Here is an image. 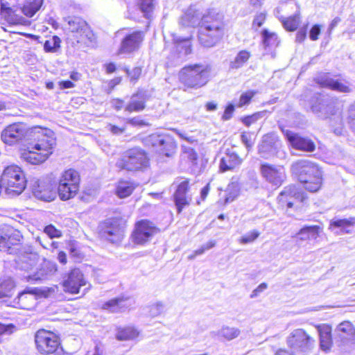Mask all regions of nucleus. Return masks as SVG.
<instances>
[{
  "instance_id": "37998d69",
  "label": "nucleus",
  "mask_w": 355,
  "mask_h": 355,
  "mask_svg": "<svg viewBox=\"0 0 355 355\" xmlns=\"http://www.w3.org/2000/svg\"><path fill=\"white\" fill-rule=\"evenodd\" d=\"M173 40L177 44V50L179 51L180 53H182L184 55H187L191 52V45L189 40L182 39L180 37H173Z\"/></svg>"
},
{
  "instance_id": "13d9d810",
  "label": "nucleus",
  "mask_w": 355,
  "mask_h": 355,
  "mask_svg": "<svg viewBox=\"0 0 355 355\" xmlns=\"http://www.w3.org/2000/svg\"><path fill=\"white\" fill-rule=\"evenodd\" d=\"M44 233L51 239L61 236V232L51 225H48L44 228Z\"/></svg>"
},
{
  "instance_id": "6e6d98bb",
  "label": "nucleus",
  "mask_w": 355,
  "mask_h": 355,
  "mask_svg": "<svg viewBox=\"0 0 355 355\" xmlns=\"http://www.w3.org/2000/svg\"><path fill=\"white\" fill-rule=\"evenodd\" d=\"M154 0H141L140 8L141 11L146 14L153 10Z\"/></svg>"
},
{
  "instance_id": "f704fd0d",
  "label": "nucleus",
  "mask_w": 355,
  "mask_h": 355,
  "mask_svg": "<svg viewBox=\"0 0 355 355\" xmlns=\"http://www.w3.org/2000/svg\"><path fill=\"white\" fill-rule=\"evenodd\" d=\"M241 331L236 327L229 326H223L218 331H212V336L223 338L226 340H232L236 338L240 335Z\"/></svg>"
},
{
  "instance_id": "cd10ccee",
  "label": "nucleus",
  "mask_w": 355,
  "mask_h": 355,
  "mask_svg": "<svg viewBox=\"0 0 355 355\" xmlns=\"http://www.w3.org/2000/svg\"><path fill=\"white\" fill-rule=\"evenodd\" d=\"M322 231V228L318 225H305L292 237L295 239L297 244L300 245L304 241L317 239Z\"/></svg>"
},
{
  "instance_id": "aec40b11",
  "label": "nucleus",
  "mask_w": 355,
  "mask_h": 355,
  "mask_svg": "<svg viewBox=\"0 0 355 355\" xmlns=\"http://www.w3.org/2000/svg\"><path fill=\"white\" fill-rule=\"evenodd\" d=\"M315 81L321 87L343 93L351 92L348 85L334 79L328 73H320L315 78Z\"/></svg>"
},
{
  "instance_id": "864d4df0",
  "label": "nucleus",
  "mask_w": 355,
  "mask_h": 355,
  "mask_svg": "<svg viewBox=\"0 0 355 355\" xmlns=\"http://www.w3.org/2000/svg\"><path fill=\"white\" fill-rule=\"evenodd\" d=\"M15 327L12 324L0 323V336H9L15 331Z\"/></svg>"
},
{
  "instance_id": "e2e57ef3",
  "label": "nucleus",
  "mask_w": 355,
  "mask_h": 355,
  "mask_svg": "<svg viewBox=\"0 0 355 355\" xmlns=\"http://www.w3.org/2000/svg\"><path fill=\"white\" fill-rule=\"evenodd\" d=\"M127 74L130 77V80L132 81L137 80L139 79L141 73V69L140 67H135L132 70L129 71L128 69L126 70Z\"/></svg>"
},
{
  "instance_id": "774afa93",
  "label": "nucleus",
  "mask_w": 355,
  "mask_h": 355,
  "mask_svg": "<svg viewBox=\"0 0 355 355\" xmlns=\"http://www.w3.org/2000/svg\"><path fill=\"white\" fill-rule=\"evenodd\" d=\"M266 19V15L264 13H259L257 15L253 20V25L257 27H261Z\"/></svg>"
},
{
  "instance_id": "2f4dec72",
  "label": "nucleus",
  "mask_w": 355,
  "mask_h": 355,
  "mask_svg": "<svg viewBox=\"0 0 355 355\" xmlns=\"http://www.w3.org/2000/svg\"><path fill=\"white\" fill-rule=\"evenodd\" d=\"M146 95L142 91H139L134 94L125 107V111L128 112H139L144 110L146 107Z\"/></svg>"
},
{
  "instance_id": "a211bd4d",
  "label": "nucleus",
  "mask_w": 355,
  "mask_h": 355,
  "mask_svg": "<svg viewBox=\"0 0 355 355\" xmlns=\"http://www.w3.org/2000/svg\"><path fill=\"white\" fill-rule=\"evenodd\" d=\"M260 171L264 179L272 185L279 187L285 179L284 170L280 166L265 163L261 165Z\"/></svg>"
},
{
  "instance_id": "bf43d9fd",
  "label": "nucleus",
  "mask_w": 355,
  "mask_h": 355,
  "mask_svg": "<svg viewBox=\"0 0 355 355\" xmlns=\"http://www.w3.org/2000/svg\"><path fill=\"white\" fill-rule=\"evenodd\" d=\"M261 117L260 113H256L251 116H246L242 119L243 123L246 126H250L251 124L255 123Z\"/></svg>"
},
{
  "instance_id": "f257e3e1",
  "label": "nucleus",
  "mask_w": 355,
  "mask_h": 355,
  "mask_svg": "<svg viewBox=\"0 0 355 355\" xmlns=\"http://www.w3.org/2000/svg\"><path fill=\"white\" fill-rule=\"evenodd\" d=\"M34 139L21 153V158L31 164H40L46 161L55 146L53 132L49 129L35 128Z\"/></svg>"
},
{
  "instance_id": "7ed1b4c3",
  "label": "nucleus",
  "mask_w": 355,
  "mask_h": 355,
  "mask_svg": "<svg viewBox=\"0 0 355 355\" xmlns=\"http://www.w3.org/2000/svg\"><path fill=\"white\" fill-rule=\"evenodd\" d=\"M65 21L64 30L69 44L76 46L79 44L89 46L95 42V35L85 20L80 17H69Z\"/></svg>"
},
{
  "instance_id": "9d476101",
  "label": "nucleus",
  "mask_w": 355,
  "mask_h": 355,
  "mask_svg": "<svg viewBox=\"0 0 355 355\" xmlns=\"http://www.w3.org/2000/svg\"><path fill=\"white\" fill-rule=\"evenodd\" d=\"M62 285L64 291L71 294L78 293L80 291V288L87 285V286L83 290V294L90 288V284L87 282L84 275L78 268H74L67 274L63 281Z\"/></svg>"
},
{
  "instance_id": "603ef678",
  "label": "nucleus",
  "mask_w": 355,
  "mask_h": 355,
  "mask_svg": "<svg viewBox=\"0 0 355 355\" xmlns=\"http://www.w3.org/2000/svg\"><path fill=\"white\" fill-rule=\"evenodd\" d=\"M259 236V233L256 230H253L243 236L240 239L239 242L242 244L249 243L253 242L255 239L258 238Z\"/></svg>"
},
{
  "instance_id": "7c9ffc66",
  "label": "nucleus",
  "mask_w": 355,
  "mask_h": 355,
  "mask_svg": "<svg viewBox=\"0 0 355 355\" xmlns=\"http://www.w3.org/2000/svg\"><path fill=\"white\" fill-rule=\"evenodd\" d=\"M200 27L224 31L225 25L218 13L209 12L208 14L202 15Z\"/></svg>"
},
{
  "instance_id": "a18cd8bd",
  "label": "nucleus",
  "mask_w": 355,
  "mask_h": 355,
  "mask_svg": "<svg viewBox=\"0 0 355 355\" xmlns=\"http://www.w3.org/2000/svg\"><path fill=\"white\" fill-rule=\"evenodd\" d=\"M239 194V187L237 183L232 182L228 184L225 191L224 203L227 204L232 202Z\"/></svg>"
},
{
  "instance_id": "0e129e2a",
  "label": "nucleus",
  "mask_w": 355,
  "mask_h": 355,
  "mask_svg": "<svg viewBox=\"0 0 355 355\" xmlns=\"http://www.w3.org/2000/svg\"><path fill=\"white\" fill-rule=\"evenodd\" d=\"M348 123L350 126L355 129V103L350 106L349 110Z\"/></svg>"
},
{
  "instance_id": "680f3d73",
  "label": "nucleus",
  "mask_w": 355,
  "mask_h": 355,
  "mask_svg": "<svg viewBox=\"0 0 355 355\" xmlns=\"http://www.w3.org/2000/svg\"><path fill=\"white\" fill-rule=\"evenodd\" d=\"M175 132L182 139L185 140L189 144L197 142V140L194 138V137L189 135V134L185 132L175 130Z\"/></svg>"
},
{
  "instance_id": "4c0bfd02",
  "label": "nucleus",
  "mask_w": 355,
  "mask_h": 355,
  "mask_svg": "<svg viewBox=\"0 0 355 355\" xmlns=\"http://www.w3.org/2000/svg\"><path fill=\"white\" fill-rule=\"evenodd\" d=\"M279 20L286 30L288 31H294L297 28L300 24V13L298 11L294 15L287 18L281 17Z\"/></svg>"
},
{
  "instance_id": "393cba45",
  "label": "nucleus",
  "mask_w": 355,
  "mask_h": 355,
  "mask_svg": "<svg viewBox=\"0 0 355 355\" xmlns=\"http://www.w3.org/2000/svg\"><path fill=\"white\" fill-rule=\"evenodd\" d=\"M224 31L207 29L200 27L198 39L200 44L205 47L214 46L223 36Z\"/></svg>"
},
{
  "instance_id": "8fccbe9b",
  "label": "nucleus",
  "mask_w": 355,
  "mask_h": 355,
  "mask_svg": "<svg viewBox=\"0 0 355 355\" xmlns=\"http://www.w3.org/2000/svg\"><path fill=\"white\" fill-rule=\"evenodd\" d=\"M263 44L266 46L277 44V35L274 33H270L268 30H263L262 32Z\"/></svg>"
},
{
  "instance_id": "c85d7f7f",
  "label": "nucleus",
  "mask_w": 355,
  "mask_h": 355,
  "mask_svg": "<svg viewBox=\"0 0 355 355\" xmlns=\"http://www.w3.org/2000/svg\"><path fill=\"white\" fill-rule=\"evenodd\" d=\"M131 305L130 298L122 296L108 300L102 304L101 308L110 313H121L125 311Z\"/></svg>"
},
{
  "instance_id": "4d7b16f0",
  "label": "nucleus",
  "mask_w": 355,
  "mask_h": 355,
  "mask_svg": "<svg viewBox=\"0 0 355 355\" xmlns=\"http://www.w3.org/2000/svg\"><path fill=\"white\" fill-rule=\"evenodd\" d=\"M164 309V305L162 302H157L150 307V314L153 317L159 315Z\"/></svg>"
},
{
  "instance_id": "b1692460",
  "label": "nucleus",
  "mask_w": 355,
  "mask_h": 355,
  "mask_svg": "<svg viewBox=\"0 0 355 355\" xmlns=\"http://www.w3.org/2000/svg\"><path fill=\"white\" fill-rule=\"evenodd\" d=\"M277 141L272 135H266L263 137L261 143L259 145L258 153L263 159H270L277 152Z\"/></svg>"
},
{
  "instance_id": "49530a36",
  "label": "nucleus",
  "mask_w": 355,
  "mask_h": 355,
  "mask_svg": "<svg viewBox=\"0 0 355 355\" xmlns=\"http://www.w3.org/2000/svg\"><path fill=\"white\" fill-rule=\"evenodd\" d=\"M320 347L323 350H328L331 346V335L329 330L321 331L320 333Z\"/></svg>"
},
{
  "instance_id": "6ab92c4d",
  "label": "nucleus",
  "mask_w": 355,
  "mask_h": 355,
  "mask_svg": "<svg viewBox=\"0 0 355 355\" xmlns=\"http://www.w3.org/2000/svg\"><path fill=\"white\" fill-rule=\"evenodd\" d=\"M305 198L306 196L304 192L299 191L293 185L286 187L277 198L279 203L282 207L286 205L288 208L292 207L297 201L304 202Z\"/></svg>"
},
{
  "instance_id": "c03bdc74",
  "label": "nucleus",
  "mask_w": 355,
  "mask_h": 355,
  "mask_svg": "<svg viewBox=\"0 0 355 355\" xmlns=\"http://www.w3.org/2000/svg\"><path fill=\"white\" fill-rule=\"evenodd\" d=\"M250 57V52L247 51H241L235 57L234 60L230 62V68L239 69L247 62Z\"/></svg>"
},
{
  "instance_id": "79ce46f5",
  "label": "nucleus",
  "mask_w": 355,
  "mask_h": 355,
  "mask_svg": "<svg viewBox=\"0 0 355 355\" xmlns=\"http://www.w3.org/2000/svg\"><path fill=\"white\" fill-rule=\"evenodd\" d=\"M135 187L133 184L127 181H120L116 187V194L121 198L129 196L133 191Z\"/></svg>"
},
{
  "instance_id": "5fc2aeb1",
  "label": "nucleus",
  "mask_w": 355,
  "mask_h": 355,
  "mask_svg": "<svg viewBox=\"0 0 355 355\" xmlns=\"http://www.w3.org/2000/svg\"><path fill=\"white\" fill-rule=\"evenodd\" d=\"M241 139L242 143L248 149H250L254 145V141L252 139V135L250 132H243Z\"/></svg>"
},
{
  "instance_id": "9b49d317",
  "label": "nucleus",
  "mask_w": 355,
  "mask_h": 355,
  "mask_svg": "<svg viewBox=\"0 0 355 355\" xmlns=\"http://www.w3.org/2000/svg\"><path fill=\"white\" fill-rule=\"evenodd\" d=\"M21 232L11 226L3 225L0 226V250L13 252L12 245H18L21 239Z\"/></svg>"
},
{
  "instance_id": "de8ad7c7",
  "label": "nucleus",
  "mask_w": 355,
  "mask_h": 355,
  "mask_svg": "<svg viewBox=\"0 0 355 355\" xmlns=\"http://www.w3.org/2000/svg\"><path fill=\"white\" fill-rule=\"evenodd\" d=\"M354 224H355V218L334 220H332L330 223V229L334 227L345 229L346 227L352 226Z\"/></svg>"
},
{
  "instance_id": "a19ab883",
  "label": "nucleus",
  "mask_w": 355,
  "mask_h": 355,
  "mask_svg": "<svg viewBox=\"0 0 355 355\" xmlns=\"http://www.w3.org/2000/svg\"><path fill=\"white\" fill-rule=\"evenodd\" d=\"M43 0H34L32 2H26L22 7V12L28 17H32L40 8Z\"/></svg>"
},
{
  "instance_id": "0eeeda50",
  "label": "nucleus",
  "mask_w": 355,
  "mask_h": 355,
  "mask_svg": "<svg viewBox=\"0 0 355 355\" xmlns=\"http://www.w3.org/2000/svg\"><path fill=\"white\" fill-rule=\"evenodd\" d=\"M79 173L69 168L64 171L60 175L58 187V193L61 200H67L73 198L79 190Z\"/></svg>"
},
{
  "instance_id": "ddd939ff",
  "label": "nucleus",
  "mask_w": 355,
  "mask_h": 355,
  "mask_svg": "<svg viewBox=\"0 0 355 355\" xmlns=\"http://www.w3.org/2000/svg\"><path fill=\"white\" fill-rule=\"evenodd\" d=\"M102 237L113 243L120 242L124 235V228L116 219H108L101 226Z\"/></svg>"
},
{
  "instance_id": "a878e982",
  "label": "nucleus",
  "mask_w": 355,
  "mask_h": 355,
  "mask_svg": "<svg viewBox=\"0 0 355 355\" xmlns=\"http://www.w3.org/2000/svg\"><path fill=\"white\" fill-rule=\"evenodd\" d=\"M32 191L35 198L44 201H52L55 197V193L52 189L51 185L44 182L35 181L33 184Z\"/></svg>"
},
{
  "instance_id": "dca6fc26",
  "label": "nucleus",
  "mask_w": 355,
  "mask_h": 355,
  "mask_svg": "<svg viewBox=\"0 0 355 355\" xmlns=\"http://www.w3.org/2000/svg\"><path fill=\"white\" fill-rule=\"evenodd\" d=\"M27 133V129L23 123H13L7 126L1 132V140L6 144L13 145L21 141Z\"/></svg>"
},
{
  "instance_id": "09e8293b",
  "label": "nucleus",
  "mask_w": 355,
  "mask_h": 355,
  "mask_svg": "<svg viewBox=\"0 0 355 355\" xmlns=\"http://www.w3.org/2000/svg\"><path fill=\"white\" fill-rule=\"evenodd\" d=\"M60 39L57 36H53L45 42L44 49L46 52H55L60 47Z\"/></svg>"
},
{
  "instance_id": "473e14b6",
  "label": "nucleus",
  "mask_w": 355,
  "mask_h": 355,
  "mask_svg": "<svg viewBox=\"0 0 355 355\" xmlns=\"http://www.w3.org/2000/svg\"><path fill=\"white\" fill-rule=\"evenodd\" d=\"M243 159L235 153L228 152L222 157L220 162V170L225 172L232 170L240 166Z\"/></svg>"
},
{
  "instance_id": "58836bf2",
  "label": "nucleus",
  "mask_w": 355,
  "mask_h": 355,
  "mask_svg": "<svg viewBox=\"0 0 355 355\" xmlns=\"http://www.w3.org/2000/svg\"><path fill=\"white\" fill-rule=\"evenodd\" d=\"M139 336V331L132 327L119 328L116 337L119 340H130Z\"/></svg>"
},
{
  "instance_id": "f03ea898",
  "label": "nucleus",
  "mask_w": 355,
  "mask_h": 355,
  "mask_svg": "<svg viewBox=\"0 0 355 355\" xmlns=\"http://www.w3.org/2000/svg\"><path fill=\"white\" fill-rule=\"evenodd\" d=\"M293 174L297 176L299 181L304 184L305 189L318 191L322 184V173L318 165L308 159H300L291 166Z\"/></svg>"
},
{
  "instance_id": "f3484780",
  "label": "nucleus",
  "mask_w": 355,
  "mask_h": 355,
  "mask_svg": "<svg viewBox=\"0 0 355 355\" xmlns=\"http://www.w3.org/2000/svg\"><path fill=\"white\" fill-rule=\"evenodd\" d=\"M146 142L157 148L161 153L167 157H169L175 149V142L168 136L152 134L147 137Z\"/></svg>"
},
{
  "instance_id": "5701e85b",
  "label": "nucleus",
  "mask_w": 355,
  "mask_h": 355,
  "mask_svg": "<svg viewBox=\"0 0 355 355\" xmlns=\"http://www.w3.org/2000/svg\"><path fill=\"white\" fill-rule=\"evenodd\" d=\"M282 132L293 148L308 152L315 150V145L311 140L302 137L288 130H282Z\"/></svg>"
},
{
  "instance_id": "39448f33",
  "label": "nucleus",
  "mask_w": 355,
  "mask_h": 355,
  "mask_svg": "<svg viewBox=\"0 0 355 355\" xmlns=\"http://www.w3.org/2000/svg\"><path fill=\"white\" fill-rule=\"evenodd\" d=\"M1 187L6 188V193L11 196L21 194L26 188V179L21 167L10 164L4 168L0 178Z\"/></svg>"
},
{
  "instance_id": "338daca9",
  "label": "nucleus",
  "mask_w": 355,
  "mask_h": 355,
  "mask_svg": "<svg viewBox=\"0 0 355 355\" xmlns=\"http://www.w3.org/2000/svg\"><path fill=\"white\" fill-rule=\"evenodd\" d=\"M234 112V105L232 103L229 104L224 112L222 119L225 121L230 119L232 116Z\"/></svg>"
},
{
  "instance_id": "69168bd1",
  "label": "nucleus",
  "mask_w": 355,
  "mask_h": 355,
  "mask_svg": "<svg viewBox=\"0 0 355 355\" xmlns=\"http://www.w3.org/2000/svg\"><path fill=\"white\" fill-rule=\"evenodd\" d=\"M320 33V26L315 24L314 25L309 32V37L311 40L315 41L318 39V35Z\"/></svg>"
},
{
  "instance_id": "bb28decb",
  "label": "nucleus",
  "mask_w": 355,
  "mask_h": 355,
  "mask_svg": "<svg viewBox=\"0 0 355 355\" xmlns=\"http://www.w3.org/2000/svg\"><path fill=\"white\" fill-rule=\"evenodd\" d=\"M39 261V255L36 252H25L20 254L16 261L17 268L28 274L33 272Z\"/></svg>"
},
{
  "instance_id": "20e7f679",
  "label": "nucleus",
  "mask_w": 355,
  "mask_h": 355,
  "mask_svg": "<svg viewBox=\"0 0 355 355\" xmlns=\"http://www.w3.org/2000/svg\"><path fill=\"white\" fill-rule=\"evenodd\" d=\"M211 67L207 64L187 65L179 72L180 82L187 88L198 89L205 85L210 77Z\"/></svg>"
},
{
  "instance_id": "c9c22d12",
  "label": "nucleus",
  "mask_w": 355,
  "mask_h": 355,
  "mask_svg": "<svg viewBox=\"0 0 355 355\" xmlns=\"http://www.w3.org/2000/svg\"><path fill=\"white\" fill-rule=\"evenodd\" d=\"M15 283L11 277L0 279V299L10 297L15 291Z\"/></svg>"
},
{
  "instance_id": "052dcab7",
  "label": "nucleus",
  "mask_w": 355,
  "mask_h": 355,
  "mask_svg": "<svg viewBox=\"0 0 355 355\" xmlns=\"http://www.w3.org/2000/svg\"><path fill=\"white\" fill-rule=\"evenodd\" d=\"M126 123L134 126H144L148 125V123L139 116L128 119Z\"/></svg>"
},
{
  "instance_id": "1a4fd4ad",
  "label": "nucleus",
  "mask_w": 355,
  "mask_h": 355,
  "mask_svg": "<svg viewBox=\"0 0 355 355\" xmlns=\"http://www.w3.org/2000/svg\"><path fill=\"white\" fill-rule=\"evenodd\" d=\"M37 349L42 354L55 353L60 345L58 337L51 331L40 329L35 335Z\"/></svg>"
},
{
  "instance_id": "2eb2a0df",
  "label": "nucleus",
  "mask_w": 355,
  "mask_h": 355,
  "mask_svg": "<svg viewBox=\"0 0 355 355\" xmlns=\"http://www.w3.org/2000/svg\"><path fill=\"white\" fill-rule=\"evenodd\" d=\"M40 296L41 292L37 288H26L15 300V306L22 309L33 310L37 306Z\"/></svg>"
},
{
  "instance_id": "e433bc0d",
  "label": "nucleus",
  "mask_w": 355,
  "mask_h": 355,
  "mask_svg": "<svg viewBox=\"0 0 355 355\" xmlns=\"http://www.w3.org/2000/svg\"><path fill=\"white\" fill-rule=\"evenodd\" d=\"M336 333L341 340H346L354 335L355 329L350 322L344 321L338 325Z\"/></svg>"
},
{
  "instance_id": "4be33fe9",
  "label": "nucleus",
  "mask_w": 355,
  "mask_h": 355,
  "mask_svg": "<svg viewBox=\"0 0 355 355\" xmlns=\"http://www.w3.org/2000/svg\"><path fill=\"white\" fill-rule=\"evenodd\" d=\"M144 32L135 31L127 35L122 40L119 53H129L137 50L144 40Z\"/></svg>"
},
{
  "instance_id": "6e6552de",
  "label": "nucleus",
  "mask_w": 355,
  "mask_h": 355,
  "mask_svg": "<svg viewBox=\"0 0 355 355\" xmlns=\"http://www.w3.org/2000/svg\"><path fill=\"white\" fill-rule=\"evenodd\" d=\"M314 343V339L302 329L293 330L287 338L288 345L296 352H309L313 348Z\"/></svg>"
},
{
  "instance_id": "f8f14e48",
  "label": "nucleus",
  "mask_w": 355,
  "mask_h": 355,
  "mask_svg": "<svg viewBox=\"0 0 355 355\" xmlns=\"http://www.w3.org/2000/svg\"><path fill=\"white\" fill-rule=\"evenodd\" d=\"M313 112L320 118L326 119L330 116H335L339 122L342 123V118L339 108H336L333 101L329 98L319 97L316 102L311 105Z\"/></svg>"
},
{
  "instance_id": "3c124183",
  "label": "nucleus",
  "mask_w": 355,
  "mask_h": 355,
  "mask_svg": "<svg viewBox=\"0 0 355 355\" xmlns=\"http://www.w3.org/2000/svg\"><path fill=\"white\" fill-rule=\"evenodd\" d=\"M255 94L256 92L252 90L243 92L240 96L239 102L236 103V106L238 107H242L244 105H248L250 103L252 98L255 95Z\"/></svg>"
},
{
  "instance_id": "c756f323",
  "label": "nucleus",
  "mask_w": 355,
  "mask_h": 355,
  "mask_svg": "<svg viewBox=\"0 0 355 355\" xmlns=\"http://www.w3.org/2000/svg\"><path fill=\"white\" fill-rule=\"evenodd\" d=\"M188 189L189 182L183 180L178 184L174 193V200L178 213H180L182 209L189 204L191 198L187 194Z\"/></svg>"
},
{
  "instance_id": "72a5a7b5",
  "label": "nucleus",
  "mask_w": 355,
  "mask_h": 355,
  "mask_svg": "<svg viewBox=\"0 0 355 355\" xmlns=\"http://www.w3.org/2000/svg\"><path fill=\"white\" fill-rule=\"evenodd\" d=\"M202 15L198 10L189 8L180 19V23L185 26H195L202 24Z\"/></svg>"
},
{
  "instance_id": "ea45409f",
  "label": "nucleus",
  "mask_w": 355,
  "mask_h": 355,
  "mask_svg": "<svg viewBox=\"0 0 355 355\" xmlns=\"http://www.w3.org/2000/svg\"><path fill=\"white\" fill-rule=\"evenodd\" d=\"M181 157L182 159L187 160L191 166H196L198 161V153L196 151L188 145H182V154Z\"/></svg>"
},
{
  "instance_id": "4468645a",
  "label": "nucleus",
  "mask_w": 355,
  "mask_h": 355,
  "mask_svg": "<svg viewBox=\"0 0 355 355\" xmlns=\"http://www.w3.org/2000/svg\"><path fill=\"white\" fill-rule=\"evenodd\" d=\"M157 228L148 220H141L137 223L135 232L132 234L135 243L144 245L150 241L157 233Z\"/></svg>"
},
{
  "instance_id": "423d86ee",
  "label": "nucleus",
  "mask_w": 355,
  "mask_h": 355,
  "mask_svg": "<svg viewBox=\"0 0 355 355\" xmlns=\"http://www.w3.org/2000/svg\"><path fill=\"white\" fill-rule=\"evenodd\" d=\"M116 166L128 171H144L149 166V159L142 148L135 147L125 150L117 160Z\"/></svg>"
},
{
  "instance_id": "412c9836",
  "label": "nucleus",
  "mask_w": 355,
  "mask_h": 355,
  "mask_svg": "<svg viewBox=\"0 0 355 355\" xmlns=\"http://www.w3.org/2000/svg\"><path fill=\"white\" fill-rule=\"evenodd\" d=\"M57 270L56 264L50 261H44L41 268H36L33 272L24 276L28 282H37L48 279Z\"/></svg>"
}]
</instances>
